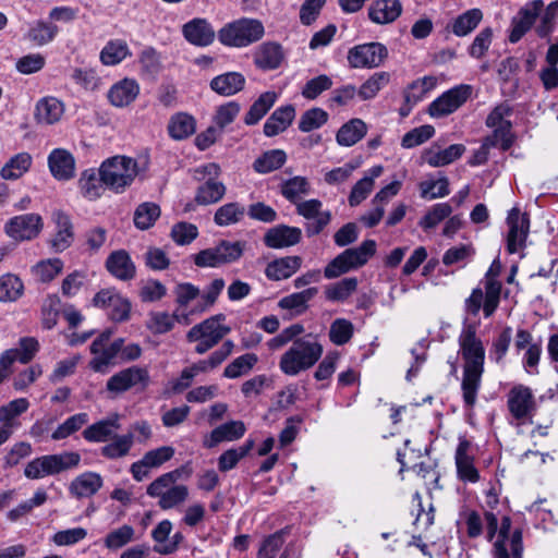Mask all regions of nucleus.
Listing matches in <instances>:
<instances>
[{
  "label": "nucleus",
  "instance_id": "f257e3e1",
  "mask_svg": "<svg viewBox=\"0 0 558 558\" xmlns=\"http://www.w3.org/2000/svg\"><path fill=\"white\" fill-rule=\"evenodd\" d=\"M476 331V324L464 323L458 338L459 352L464 361L461 389L468 408L476 403L484 373L485 348Z\"/></svg>",
  "mask_w": 558,
  "mask_h": 558
},
{
  "label": "nucleus",
  "instance_id": "f03ea898",
  "mask_svg": "<svg viewBox=\"0 0 558 558\" xmlns=\"http://www.w3.org/2000/svg\"><path fill=\"white\" fill-rule=\"evenodd\" d=\"M502 265L497 257L493 260L482 280L484 288L473 289L465 300L464 308L469 314L476 316L482 308L484 316L488 318L496 312L502 292V283L499 280Z\"/></svg>",
  "mask_w": 558,
  "mask_h": 558
},
{
  "label": "nucleus",
  "instance_id": "7ed1b4c3",
  "mask_svg": "<svg viewBox=\"0 0 558 558\" xmlns=\"http://www.w3.org/2000/svg\"><path fill=\"white\" fill-rule=\"evenodd\" d=\"M324 347L317 336L295 339L279 360V369L287 376H298L311 369L323 356Z\"/></svg>",
  "mask_w": 558,
  "mask_h": 558
},
{
  "label": "nucleus",
  "instance_id": "20e7f679",
  "mask_svg": "<svg viewBox=\"0 0 558 558\" xmlns=\"http://www.w3.org/2000/svg\"><path fill=\"white\" fill-rule=\"evenodd\" d=\"M484 518L487 541L492 542L498 532L497 541L494 543V558H522V533L520 530H515L509 536L511 527L510 518H502L499 530L498 519L494 512L486 511Z\"/></svg>",
  "mask_w": 558,
  "mask_h": 558
},
{
  "label": "nucleus",
  "instance_id": "39448f33",
  "mask_svg": "<svg viewBox=\"0 0 558 558\" xmlns=\"http://www.w3.org/2000/svg\"><path fill=\"white\" fill-rule=\"evenodd\" d=\"M98 173L107 189L120 194L132 185L140 173V167L131 157L114 156L101 162Z\"/></svg>",
  "mask_w": 558,
  "mask_h": 558
},
{
  "label": "nucleus",
  "instance_id": "423d86ee",
  "mask_svg": "<svg viewBox=\"0 0 558 558\" xmlns=\"http://www.w3.org/2000/svg\"><path fill=\"white\" fill-rule=\"evenodd\" d=\"M81 460V454L76 451L45 454L28 461L23 473L28 480H41L47 476L58 475L68 470L76 469Z\"/></svg>",
  "mask_w": 558,
  "mask_h": 558
},
{
  "label": "nucleus",
  "instance_id": "0eeeda50",
  "mask_svg": "<svg viewBox=\"0 0 558 558\" xmlns=\"http://www.w3.org/2000/svg\"><path fill=\"white\" fill-rule=\"evenodd\" d=\"M265 27L257 19L242 17L223 25L217 33L221 45L231 48H245L259 41Z\"/></svg>",
  "mask_w": 558,
  "mask_h": 558
},
{
  "label": "nucleus",
  "instance_id": "6e6552de",
  "mask_svg": "<svg viewBox=\"0 0 558 558\" xmlns=\"http://www.w3.org/2000/svg\"><path fill=\"white\" fill-rule=\"evenodd\" d=\"M226 316L217 314L194 325L186 332V340L195 343L194 352L203 355L215 348L228 333L231 328L225 324Z\"/></svg>",
  "mask_w": 558,
  "mask_h": 558
},
{
  "label": "nucleus",
  "instance_id": "1a4fd4ad",
  "mask_svg": "<svg viewBox=\"0 0 558 558\" xmlns=\"http://www.w3.org/2000/svg\"><path fill=\"white\" fill-rule=\"evenodd\" d=\"M233 350L234 342L228 339L223 341L219 349L213 351L206 359L198 360L190 366L184 367L181 371L180 376L172 384L173 391H184L192 385L196 376L199 374H207L218 368L232 354Z\"/></svg>",
  "mask_w": 558,
  "mask_h": 558
},
{
  "label": "nucleus",
  "instance_id": "9d476101",
  "mask_svg": "<svg viewBox=\"0 0 558 558\" xmlns=\"http://www.w3.org/2000/svg\"><path fill=\"white\" fill-rule=\"evenodd\" d=\"M376 247L374 240H365L357 247L347 248L328 263L324 269V276L327 279H333L364 266L375 255Z\"/></svg>",
  "mask_w": 558,
  "mask_h": 558
},
{
  "label": "nucleus",
  "instance_id": "9b49d317",
  "mask_svg": "<svg viewBox=\"0 0 558 558\" xmlns=\"http://www.w3.org/2000/svg\"><path fill=\"white\" fill-rule=\"evenodd\" d=\"M245 246L246 243L242 241H220L217 245L195 254L194 264L202 268H217L235 263L242 257Z\"/></svg>",
  "mask_w": 558,
  "mask_h": 558
},
{
  "label": "nucleus",
  "instance_id": "f8f14e48",
  "mask_svg": "<svg viewBox=\"0 0 558 558\" xmlns=\"http://www.w3.org/2000/svg\"><path fill=\"white\" fill-rule=\"evenodd\" d=\"M146 494L158 498V506L162 510H169L185 502L190 493L187 486L171 482L170 475H160L147 486Z\"/></svg>",
  "mask_w": 558,
  "mask_h": 558
},
{
  "label": "nucleus",
  "instance_id": "ddd939ff",
  "mask_svg": "<svg viewBox=\"0 0 558 558\" xmlns=\"http://www.w3.org/2000/svg\"><path fill=\"white\" fill-rule=\"evenodd\" d=\"M507 233L506 246L509 254H517L526 247V240L530 232V219L526 214L513 207L508 211L506 218Z\"/></svg>",
  "mask_w": 558,
  "mask_h": 558
},
{
  "label": "nucleus",
  "instance_id": "4468645a",
  "mask_svg": "<svg viewBox=\"0 0 558 558\" xmlns=\"http://www.w3.org/2000/svg\"><path fill=\"white\" fill-rule=\"evenodd\" d=\"M472 95V86L468 84L457 85L433 100L428 107L432 118H444L461 108Z\"/></svg>",
  "mask_w": 558,
  "mask_h": 558
},
{
  "label": "nucleus",
  "instance_id": "2eb2a0df",
  "mask_svg": "<svg viewBox=\"0 0 558 558\" xmlns=\"http://www.w3.org/2000/svg\"><path fill=\"white\" fill-rule=\"evenodd\" d=\"M509 412L517 422V426L532 423L536 403L532 390L523 385L514 386L508 393Z\"/></svg>",
  "mask_w": 558,
  "mask_h": 558
},
{
  "label": "nucleus",
  "instance_id": "dca6fc26",
  "mask_svg": "<svg viewBox=\"0 0 558 558\" xmlns=\"http://www.w3.org/2000/svg\"><path fill=\"white\" fill-rule=\"evenodd\" d=\"M111 335L110 330H106L90 344V352L94 357L90 360L89 366L94 372L105 373L122 349L123 339H117L108 344Z\"/></svg>",
  "mask_w": 558,
  "mask_h": 558
},
{
  "label": "nucleus",
  "instance_id": "f3484780",
  "mask_svg": "<svg viewBox=\"0 0 558 558\" xmlns=\"http://www.w3.org/2000/svg\"><path fill=\"white\" fill-rule=\"evenodd\" d=\"M43 228L41 216L29 213L10 218L4 225V232L9 238L22 242L36 239Z\"/></svg>",
  "mask_w": 558,
  "mask_h": 558
},
{
  "label": "nucleus",
  "instance_id": "a211bd4d",
  "mask_svg": "<svg viewBox=\"0 0 558 558\" xmlns=\"http://www.w3.org/2000/svg\"><path fill=\"white\" fill-rule=\"evenodd\" d=\"M387 56L388 50L383 44L368 43L351 48L348 62L353 69H373L379 66Z\"/></svg>",
  "mask_w": 558,
  "mask_h": 558
},
{
  "label": "nucleus",
  "instance_id": "6ab92c4d",
  "mask_svg": "<svg viewBox=\"0 0 558 558\" xmlns=\"http://www.w3.org/2000/svg\"><path fill=\"white\" fill-rule=\"evenodd\" d=\"M149 384V374L146 368L131 366L112 375L106 385V388L113 396L125 392L132 388L141 387L145 389Z\"/></svg>",
  "mask_w": 558,
  "mask_h": 558
},
{
  "label": "nucleus",
  "instance_id": "aec40b11",
  "mask_svg": "<svg viewBox=\"0 0 558 558\" xmlns=\"http://www.w3.org/2000/svg\"><path fill=\"white\" fill-rule=\"evenodd\" d=\"M323 203L312 198L296 203V213L307 220L305 231L308 236L320 233L331 220L330 211L322 210Z\"/></svg>",
  "mask_w": 558,
  "mask_h": 558
},
{
  "label": "nucleus",
  "instance_id": "412c9836",
  "mask_svg": "<svg viewBox=\"0 0 558 558\" xmlns=\"http://www.w3.org/2000/svg\"><path fill=\"white\" fill-rule=\"evenodd\" d=\"M512 114V108L507 102L497 105L486 119V125L494 129L496 142H500L502 149L511 146V122L509 117Z\"/></svg>",
  "mask_w": 558,
  "mask_h": 558
},
{
  "label": "nucleus",
  "instance_id": "4be33fe9",
  "mask_svg": "<svg viewBox=\"0 0 558 558\" xmlns=\"http://www.w3.org/2000/svg\"><path fill=\"white\" fill-rule=\"evenodd\" d=\"M543 9V0L526 2L512 19L509 40L518 43L531 29Z\"/></svg>",
  "mask_w": 558,
  "mask_h": 558
},
{
  "label": "nucleus",
  "instance_id": "5701e85b",
  "mask_svg": "<svg viewBox=\"0 0 558 558\" xmlns=\"http://www.w3.org/2000/svg\"><path fill=\"white\" fill-rule=\"evenodd\" d=\"M457 475L463 482L476 483L480 481V472L474 463L472 444L466 438H459L454 453Z\"/></svg>",
  "mask_w": 558,
  "mask_h": 558
},
{
  "label": "nucleus",
  "instance_id": "b1692460",
  "mask_svg": "<svg viewBox=\"0 0 558 558\" xmlns=\"http://www.w3.org/2000/svg\"><path fill=\"white\" fill-rule=\"evenodd\" d=\"M51 175L58 181H69L75 177V158L64 148H54L48 155Z\"/></svg>",
  "mask_w": 558,
  "mask_h": 558
},
{
  "label": "nucleus",
  "instance_id": "393cba45",
  "mask_svg": "<svg viewBox=\"0 0 558 558\" xmlns=\"http://www.w3.org/2000/svg\"><path fill=\"white\" fill-rule=\"evenodd\" d=\"M302 239V230L298 227L278 225L270 228L264 235V243L270 248H284L296 245Z\"/></svg>",
  "mask_w": 558,
  "mask_h": 558
},
{
  "label": "nucleus",
  "instance_id": "a878e982",
  "mask_svg": "<svg viewBox=\"0 0 558 558\" xmlns=\"http://www.w3.org/2000/svg\"><path fill=\"white\" fill-rule=\"evenodd\" d=\"M190 312L185 310L179 312L177 310L173 314L167 312H150L146 322L147 329L154 335H162L169 332L173 327L174 323L190 324Z\"/></svg>",
  "mask_w": 558,
  "mask_h": 558
},
{
  "label": "nucleus",
  "instance_id": "bb28decb",
  "mask_svg": "<svg viewBox=\"0 0 558 558\" xmlns=\"http://www.w3.org/2000/svg\"><path fill=\"white\" fill-rule=\"evenodd\" d=\"M400 0H374L367 10L368 19L377 25L395 22L402 13Z\"/></svg>",
  "mask_w": 558,
  "mask_h": 558
},
{
  "label": "nucleus",
  "instance_id": "cd10ccee",
  "mask_svg": "<svg viewBox=\"0 0 558 558\" xmlns=\"http://www.w3.org/2000/svg\"><path fill=\"white\" fill-rule=\"evenodd\" d=\"M184 38L192 45L206 47L214 43L216 33L205 19H193L183 25Z\"/></svg>",
  "mask_w": 558,
  "mask_h": 558
},
{
  "label": "nucleus",
  "instance_id": "c85d7f7f",
  "mask_svg": "<svg viewBox=\"0 0 558 558\" xmlns=\"http://www.w3.org/2000/svg\"><path fill=\"white\" fill-rule=\"evenodd\" d=\"M52 221L56 225V234L50 241V245L54 252H63L71 246L74 232L72 221L62 210H54L52 213Z\"/></svg>",
  "mask_w": 558,
  "mask_h": 558
},
{
  "label": "nucleus",
  "instance_id": "c756f323",
  "mask_svg": "<svg viewBox=\"0 0 558 558\" xmlns=\"http://www.w3.org/2000/svg\"><path fill=\"white\" fill-rule=\"evenodd\" d=\"M283 58L281 45L275 41L263 43L253 53L254 64L263 71L278 69Z\"/></svg>",
  "mask_w": 558,
  "mask_h": 558
},
{
  "label": "nucleus",
  "instance_id": "7c9ffc66",
  "mask_svg": "<svg viewBox=\"0 0 558 558\" xmlns=\"http://www.w3.org/2000/svg\"><path fill=\"white\" fill-rule=\"evenodd\" d=\"M102 485L104 481L99 473L86 471L72 480L69 492L77 499L89 498L96 495Z\"/></svg>",
  "mask_w": 558,
  "mask_h": 558
},
{
  "label": "nucleus",
  "instance_id": "2f4dec72",
  "mask_svg": "<svg viewBox=\"0 0 558 558\" xmlns=\"http://www.w3.org/2000/svg\"><path fill=\"white\" fill-rule=\"evenodd\" d=\"M464 151L465 147L462 144H452L445 149H440L439 146L434 144L423 151L422 159L430 167L438 168L452 163L459 159Z\"/></svg>",
  "mask_w": 558,
  "mask_h": 558
},
{
  "label": "nucleus",
  "instance_id": "473e14b6",
  "mask_svg": "<svg viewBox=\"0 0 558 558\" xmlns=\"http://www.w3.org/2000/svg\"><path fill=\"white\" fill-rule=\"evenodd\" d=\"M120 427V415L113 413L85 428L83 437L89 442H105L111 439Z\"/></svg>",
  "mask_w": 558,
  "mask_h": 558
},
{
  "label": "nucleus",
  "instance_id": "72a5a7b5",
  "mask_svg": "<svg viewBox=\"0 0 558 558\" xmlns=\"http://www.w3.org/2000/svg\"><path fill=\"white\" fill-rule=\"evenodd\" d=\"M383 172L384 167L380 165L373 166L364 172L363 178L352 186L349 194L348 202L351 207L359 206L369 196L375 186V180L379 178Z\"/></svg>",
  "mask_w": 558,
  "mask_h": 558
},
{
  "label": "nucleus",
  "instance_id": "f704fd0d",
  "mask_svg": "<svg viewBox=\"0 0 558 558\" xmlns=\"http://www.w3.org/2000/svg\"><path fill=\"white\" fill-rule=\"evenodd\" d=\"M106 268L114 278L122 281L133 279L136 274L135 265L130 254L124 250L112 252L107 257Z\"/></svg>",
  "mask_w": 558,
  "mask_h": 558
},
{
  "label": "nucleus",
  "instance_id": "c9c22d12",
  "mask_svg": "<svg viewBox=\"0 0 558 558\" xmlns=\"http://www.w3.org/2000/svg\"><path fill=\"white\" fill-rule=\"evenodd\" d=\"M246 427L242 421H230L214 428L205 437L203 445L206 448H214L222 441L240 439L245 434Z\"/></svg>",
  "mask_w": 558,
  "mask_h": 558
},
{
  "label": "nucleus",
  "instance_id": "e433bc0d",
  "mask_svg": "<svg viewBox=\"0 0 558 558\" xmlns=\"http://www.w3.org/2000/svg\"><path fill=\"white\" fill-rule=\"evenodd\" d=\"M140 94V85L133 78H123L111 86L108 92L110 104L123 108L133 102Z\"/></svg>",
  "mask_w": 558,
  "mask_h": 558
},
{
  "label": "nucleus",
  "instance_id": "4c0bfd02",
  "mask_svg": "<svg viewBox=\"0 0 558 558\" xmlns=\"http://www.w3.org/2000/svg\"><path fill=\"white\" fill-rule=\"evenodd\" d=\"M63 113L64 105L56 97H44L36 104L35 119L40 124H54L61 120Z\"/></svg>",
  "mask_w": 558,
  "mask_h": 558
},
{
  "label": "nucleus",
  "instance_id": "58836bf2",
  "mask_svg": "<svg viewBox=\"0 0 558 558\" xmlns=\"http://www.w3.org/2000/svg\"><path fill=\"white\" fill-rule=\"evenodd\" d=\"M245 77L240 72H227L215 76L210 88L220 96L230 97L241 92L245 86Z\"/></svg>",
  "mask_w": 558,
  "mask_h": 558
},
{
  "label": "nucleus",
  "instance_id": "ea45409f",
  "mask_svg": "<svg viewBox=\"0 0 558 558\" xmlns=\"http://www.w3.org/2000/svg\"><path fill=\"white\" fill-rule=\"evenodd\" d=\"M301 266L300 256H286L270 262L265 269V275L269 280L279 281L290 278Z\"/></svg>",
  "mask_w": 558,
  "mask_h": 558
},
{
  "label": "nucleus",
  "instance_id": "a19ab883",
  "mask_svg": "<svg viewBox=\"0 0 558 558\" xmlns=\"http://www.w3.org/2000/svg\"><path fill=\"white\" fill-rule=\"evenodd\" d=\"M295 117V109L291 105L277 108L264 124V134L276 136L286 131Z\"/></svg>",
  "mask_w": 558,
  "mask_h": 558
},
{
  "label": "nucleus",
  "instance_id": "79ce46f5",
  "mask_svg": "<svg viewBox=\"0 0 558 558\" xmlns=\"http://www.w3.org/2000/svg\"><path fill=\"white\" fill-rule=\"evenodd\" d=\"M318 293L316 287L294 292L279 300L281 310L290 311L294 316L304 314L308 310V302Z\"/></svg>",
  "mask_w": 558,
  "mask_h": 558
},
{
  "label": "nucleus",
  "instance_id": "37998d69",
  "mask_svg": "<svg viewBox=\"0 0 558 558\" xmlns=\"http://www.w3.org/2000/svg\"><path fill=\"white\" fill-rule=\"evenodd\" d=\"M33 165V157L29 153L15 154L2 166L0 177L3 180H17L22 178Z\"/></svg>",
  "mask_w": 558,
  "mask_h": 558
},
{
  "label": "nucleus",
  "instance_id": "c03bdc74",
  "mask_svg": "<svg viewBox=\"0 0 558 558\" xmlns=\"http://www.w3.org/2000/svg\"><path fill=\"white\" fill-rule=\"evenodd\" d=\"M366 133V123L359 118H354L338 130L336 141L340 146L350 147L361 141Z\"/></svg>",
  "mask_w": 558,
  "mask_h": 558
},
{
  "label": "nucleus",
  "instance_id": "a18cd8bd",
  "mask_svg": "<svg viewBox=\"0 0 558 558\" xmlns=\"http://www.w3.org/2000/svg\"><path fill=\"white\" fill-rule=\"evenodd\" d=\"M78 185L83 196L89 201L101 197L106 189L105 184L101 182V177L94 168L86 169L82 172Z\"/></svg>",
  "mask_w": 558,
  "mask_h": 558
},
{
  "label": "nucleus",
  "instance_id": "49530a36",
  "mask_svg": "<svg viewBox=\"0 0 558 558\" xmlns=\"http://www.w3.org/2000/svg\"><path fill=\"white\" fill-rule=\"evenodd\" d=\"M225 280L222 278L214 279L201 293L199 300L189 311L191 315H199L209 310L217 301L218 296L225 289Z\"/></svg>",
  "mask_w": 558,
  "mask_h": 558
},
{
  "label": "nucleus",
  "instance_id": "de8ad7c7",
  "mask_svg": "<svg viewBox=\"0 0 558 558\" xmlns=\"http://www.w3.org/2000/svg\"><path fill=\"white\" fill-rule=\"evenodd\" d=\"M276 100L277 94L275 92L263 93L250 107L244 117V123L246 125L257 124L275 105Z\"/></svg>",
  "mask_w": 558,
  "mask_h": 558
},
{
  "label": "nucleus",
  "instance_id": "09e8293b",
  "mask_svg": "<svg viewBox=\"0 0 558 558\" xmlns=\"http://www.w3.org/2000/svg\"><path fill=\"white\" fill-rule=\"evenodd\" d=\"M29 408V401L26 398L14 399L0 407V424L21 427L19 417Z\"/></svg>",
  "mask_w": 558,
  "mask_h": 558
},
{
  "label": "nucleus",
  "instance_id": "8fccbe9b",
  "mask_svg": "<svg viewBox=\"0 0 558 558\" xmlns=\"http://www.w3.org/2000/svg\"><path fill=\"white\" fill-rule=\"evenodd\" d=\"M111 439V442L101 448V456L110 460L128 456L134 444V435L132 433L124 435L116 434Z\"/></svg>",
  "mask_w": 558,
  "mask_h": 558
},
{
  "label": "nucleus",
  "instance_id": "3c124183",
  "mask_svg": "<svg viewBox=\"0 0 558 558\" xmlns=\"http://www.w3.org/2000/svg\"><path fill=\"white\" fill-rule=\"evenodd\" d=\"M483 20V12L477 9H470L460 14L452 23L451 31L458 37L472 33Z\"/></svg>",
  "mask_w": 558,
  "mask_h": 558
},
{
  "label": "nucleus",
  "instance_id": "603ef678",
  "mask_svg": "<svg viewBox=\"0 0 558 558\" xmlns=\"http://www.w3.org/2000/svg\"><path fill=\"white\" fill-rule=\"evenodd\" d=\"M287 161V154L282 149H271L255 159L253 169L257 173H269L281 168Z\"/></svg>",
  "mask_w": 558,
  "mask_h": 558
},
{
  "label": "nucleus",
  "instance_id": "864d4df0",
  "mask_svg": "<svg viewBox=\"0 0 558 558\" xmlns=\"http://www.w3.org/2000/svg\"><path fill=\"white\" fill-rule=\"evenodd\" d=\"M257 362L258 356L255 353L240 355L225 367L223 376L229 379H235L247 375Z\"/></svg>",
  "mask_w": 558,
  "mask_h": 558
},
{
  "label": "nucleus",
  "instance_id": "5fc2aeb1",
  "mask_svg": "<svg viewBox=\"0 0 558 558\" xmlns=\"http://www.w3.org/2000/svg\"><path fill=\"white\" fill-rule=\"evenodd\" d=\"M226 193V186L222 182L208 180L203 183L196 192L195 202L198 205H210L219 202Z\"/></svg>",
  "mask_w": 558,
  "mask_h": 558
},
{
  "label": "nucleus",
  "instance_id": "6e6d98bb",
  "mask_svg": "<svg viewBox=\"0 0 558 558\" xmlns=\"http://www.w3.org/2000/svg\"><path fill=\"white\" fill-rule=\"evenodd\" d=\"M24 291V284L20 277L14 274L0 276V302H14L20 299Z\"/></svg>",
  "mask_w": 558,
  "mask_h": 558
},
{
  "label": "nucleus",
  "instance_id": "4d7b16f0",
  "mask_svg": "<svg viewBox=\"0 0 558 558\" xmlns=\"http://www.w3.org/2000/svg\"><path fill=\"white\" fill-rule=\"evenodd\" d=\"M245 215V207L239 203H228L219 207L214 221L219 227H227L240 222Z\"/></svg>",
  "mask_w": 558,
  "mask_h": 558
},
{
  "label": "nucleus",
  "instance_id": "13d9d810",
  "mask_svg": "<svg viewBox=\"0 0 558 558\" xmlns=\"http://www.w3.org/2000/svg\"><path fill=\"white\" fill-rule=\"evenodd\" d=\"M130 54V49L124 40H111L106 44L100 52V60L105 65H116Z\"/></svg>",
  "mask_w": 558,
  "mask_h": 558
},
{
  "label": "nucleus",
  "instance_id": "bf43d9fd",
  "mask_svg": "<svg viewBox=\"0 0 558 558\" xmlns=\"http://www.w3.org/2000/svg\"><path fill=\"white\" fill-rule=\"evenodd\" d=\"M389 73L376 72L361 85L357 89V96L362 100L373 99L389 83Z\"/></svg>",
  "mask_w": 558,
  "mask_h": 558
},
{
  "label": "nucleus",
  "instance_id": "052dcab7",
  "mask_svg": "<svg viewBox=\"0 0 558 558\" xmlns=\"http://www.w3.org/2000/svg\"><path fill=\"white\" fill-rule=\"evenodd\" d=\"M169 134L174 140H183L192 135L195 131V121L193 117L186 113L173 116L168 125Z\"/></svg>",
  "mask_w": 558,
  "mask_h": 558
},
{
  "label": "nucleus",
  "instance_id": "680f3d73",
  "mask_svg": "<svg viewBox=\"0 0 558 558\" xmlns=\"http://www.w3.org/2000/svg\"><path fill=\"white\" fill-rule=\"evenodd\" d=\"M354 335V325L347 318H337L330 324L328 337L331 343L344 345Z\"/></svg>",
  "mask_w": 558,
  "mask_h": 558
},
{
  "label": "nucleus",
  "instance_id": "e2e57ef3",
  "mask_svg": "<svg viewBox=\"0 0 558 558\" xmlns=\"http://www.w3.org/2000/svg\"><path fill=\"white\" fill-rule=\"evenodd\" d=\"M58 33L59 28L57 25L46 21H37L29 28L28 38L36 45L44 46L51 43Z\"/></svg>",
  "mask_w": 558,
  "mask_h": 558
},
{
  "label": "nucleus",
  "instance_id": "0e129e2a",
  "mask_svg": "<svg viewBox=\"0 0 558 558\" xmlns=\"http://www.w3.org/2000/svg\"><path fill=\"white\" fill-rule=\"evenodd\" d=\"M357 288L355 278H344L336 283L329 284L325 290L327 300L332 302L345 301Z\"/></svg>",
  "mask_w": 558,
  "mask_h": 558
},
{
  "label": "nucleus",
  "instance_id": "69168bd1",
  "mask_svg": "<svg viewBox=\"0 0 558 558\" xmlns=\"http://www.w3.org/2000/svg\"><path fill=\"white\" fill-rule=\"evenodd\" d=\"M88 422L87 413H76L68 417L60 424L51 435L53 440L65 439L78 429H81Z\"/></svg>",
  "mask_w": 558,
  "mask_h": 558
},
{
  "label": "nucleus",
  "instance_id": "338daca9",
  "mask_svg": "<svg viewBox=\"0 0 558 558\" xmlns=\"http://www.w3.org/2000/svg\"><path fill=\"white\" fill-rule=\"evenodd\" d=\"M328 113L322 108L306 110L300 118L299 130L304 133L322 128L328 121Z\"/></svg>",
  "mask_w": 558,
  "mask_h": 558
},
{
  "label": "nucleus",
  "instance_id": "774afa93",
  "mask_svg": "<svg viewBox=\"0 0 558 558\" xmlns=\"http://www.w3.org/2000/svg\"><path fill=\"white\" fill-rule=\"evenodd\" d=\"M134 529L124 524L107 534L104 545L110 550H117L129 544L134 538Z\"/></svg>",
  "mask_w": 558,
  "mask_h": 558
}]
</instances>
